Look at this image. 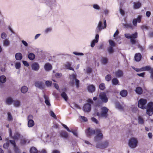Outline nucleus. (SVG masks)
<instances>
[{
  "mask_svg": "<svg viewBox=\"0 0 153 153\" xmlns=\"http://www.w3.org/2000/svg\"><path fill=\"white\" fill-rule=\"evenodd\" d=\"M101 112L100 113L97 112L96 113V115L99 118L102 117L104 118H106L108 116V113L109 109L105 106L102 107L101 108Z\"/></svg>",
  "mask_w": 153,
  "mask_h": 153,
  "instance_id": "f257e3e1",
  "label": "nucleus"
},
{
  "mask_svg": "<svg viewBox=\"0 0 153 153\" xmlns=\"http://www.w3.org/2000/svg\"><path fill=\"white\" fill-rule=\"evenodd\" d=\"M138 143V141L136 138L131 137L128 140V145L131 149L135 148L137 146Z\"/></svg>",
  "mask_w": 153,
  "mask_h": 153,
  "instance_id": "f03ea898",
  "label": "nucleus"
},
{
  "mask_svg": "<svg viewBox=\"0 0 153 153\" xmlns=\"http://www.w3.org/2000/svg\"><path fill=\"white\" fill-rule=\"evenodd\" d=\"M124 36L126 38L128 39H130V42L132 45L135 44L136 42V40L135 39L137 37V33L135 32L131 35L129 33H125Z\"/></svg>",
  "mask_w": 153,
  "mask_h": 153,
  "instance_id": "7ed1b4c3",
  "label": "nucleus"
},
{
  "mask_svg": "<svg viewBox=\"0 0 153 153\" xmlns=\"http://www.w3.org/2000/svg\"><path fill=\"white\" fill-rule=\"evenodd\" d=\"M104 26H102V22L100 21L98 23L95 30L96 33H98L101 31L102 29H104L106 27V22L105 19L104 20Z\"/></svg>",
  "mask_w": 153,
  "mask_h": 153,
  "instance_id": "20e7f679",
  "label": "nucleus"
},
{
  "mask_svg": "<svg viewBox=\"0 0 153 153\" xmlns=\"http://www.w3.org/2000/svg\"><path fill=\"white\" fill-rule=\"evenodd\" d=\"M146 113L150 116L153 114V102H151L147 104Z\"/></svg>",
  "mask_w": 153,
  "mask_h": 153,
  "instance_id": "39448f33",
  "label": "nucleus"
},
{
  "mask_svg": "<svg viewBox=\"0 0 153 153\" xmlns=\"http://www.w3.org/2000/svg\"><path fill=\"white\" fill-rule=\"evenodd\" d=\"M96 131L97 135L94 137V140L96 142L102 139L103 138V136L100 129H96Z\"/></svg>",
  "mask_w": 153,
  "mask_h": 153,
  "instance_id": "423d86ee",
  "label": "nucleus"
},
{
  "mask_svg": "<svg viewBox=\"0 0 153 153\" xmlns=\"http://www.w3.org/2000/svg\"><path fill=\"white\" fill-rule=\"evenodd\" d=\"M147 102V100L146 99L141 98L138 102V106L139 107L142 109H144L146 108V105Z\"/></svg>",
  "mask_w": 153,
  "mask_h": 153,
  "instance_id": "0eeeda50",
  "label": "nucleus"
},
{
  "mask_svg": "<svg viewBox=\"0 0 153 153\" xmlns=\"http://www.w3.org/2000/svg\"><path fill=\"white\" fill-rule=\"evenodd\" d=\"M108 145V142L105 141L101 143H97L96 144V147L97 148L103 149L107 148Z\"/></svg>",
  "mask_w": 153,
  "mask_h": 153,
  "instance_id": "6e6552de",
  "label": "nucleus"
},
{
  "mask_svg": "<svg viewBox=\"0 0 153 153\" xmlns=\"http://www.w3.org/2000/svg\"><path fill=\"white\" fill-rule=\"evenodd\" d=\"M99 97L102 102L106 103L108 102V99L106 97V94L105 93H100V94Z\"/></svg>",
  "mask_w": 153,
  "mask_h": 153,
  "instance_id": "1a4fd4ad",
  "label": "nucleus"
},
{
  "mask_svg": "<svg viewBox=\"0 0 153 153\" xmlns=\"http://www.w3.org/2000/svg\"><path fill=\"white\" fill-rule=\"evenodd\" d=\"M86 134L88 137H90L92 135H94L96 133V130L91 129L90 128H88L86 131Z\"/></svg>",
  "mask_w": 153,
  "mask_h": 153,
  "instance_id": "9d476101",
  "label": "nucleus"
},
{
  "mask_svg": "<svg viewBox=\"0 0 153 153\" xmlns=\"http://www.w3.org/2000/svg\"><path fill=\"white\" fill-rule=\"evenodd\" d=\"M31 67L32 70L35 71H37L40 68L39 64L37 62L33 63L31 65Z\"/></svg>",
  "mask_w": 153,
  "mask_h": 153,
  "instance_id": "9b49d317",
  "label": "nucleus"
},
{
  "mask_svg": "<svg viewBox=\"0 0 153 153\" xmlns=\"http://www.w3.org/2000/svg\"><path fill=\"white\" fill-rule=\"evenodd\" d=\"M83 110L86 112H90L91 109V105L90 104L87 103L84 105L83 107Z\"/></svg>",
  "mask_w": 153,
  "mask_h": 153,
  "instance_id": "f8f14e48",
  "label": "nucleus"
},
{
  "mask_svg": "<svg viewBox=\"0 0 153 153\" xmlns=\"http://www.w3.org/2000/svg\"><path fill=\"white\" fill-rule=\"evenodd\" d=\"M35 86L40 89L44 88L45 86L43 83L41 81H37L35 84Z\"/></svg>",
  "mask_w": 153,
  "mask_h": 153,
  "instance_id": "ddd939ff",
  "label": "nucleus"
},
{
  "mask_svg": "<svg viewBox=\"0 0 153 153\" xmlns=\"http://www.w3.org/2000/svg\"><path fill=\"white\" fill-rule=\"evenodd\" d=\"M124 73L123 71L120 69H118L115 72V76L118 78H121L123 76Z\"/></svg>",
  "mask_w": 153,
  "mask_h": 153,
  "instance_id": "4468645a",
  "label": "nucleus"
},
{
  "mask_svg": "<svg viewBox=\"0 0 153 153\" xmlns=\"http://www.w3.org/2000/svg\"><path fill=\"white\" fill-rule=\"evenodd\" d=\"M141 16H138L137 19H133L132 23L135 26L137 25V22L140 23L141 22Z\"/></svg>",
  "mask_w": 153,
  "mask_h": 153,
  "instance_id": "2eb2a0df",
  "label": "nucleus"
},
{
  "mask_svg": "<svg viewBox=\"0 0 153 153\" xmlns=\"http://www.w3.org/2000/svg\"><path fill=\"white\" fill-rule=\"evenodd\" d=\"M133 8L134 9H137L140 8L142 5L141 3L139 1H137V2H134L133 3Z\"/></svg>",
  "mask_w": 153,
  "mask_h": 153,
  "instance_id": "dca6fc26",
  "label": "nucleus"
},
{
  "mask_svg": "<svg viewBox=\"0 0 153 153\" xmlns=\"http://www.w3.org/2000/svg\"><path fill=\"white\" fill-rule=\"evenodd\" d=\"M87 89L88 91L89 92L91 93L94 92L95 90L94 86L93 85H91L88 86L87 88Z\"/></svg>",
  "mask_w": 153,
  "mask_h": 153,
  "instance_id": "f3484780",
  "label": "nucleus"
},
{
  "mask_svg": "<svg viewBox=\"0 0 153 153\" xmlns=\"http://www.w3.org/2000/svg\"><path fill=\"white\" fill-rule=\"evenodd\" d=\"M13 100L12 97H8L6 99L5 103L7 105H10L13 102Z\"/></svg>",
  "mask_w": 153,
  "mask_h": 153,
  "instance_id": "a211bd4d",
  "label": "nucleus"
},
{
  "mask_svg": "<svg viewBox=\"0 0 153 153\" xmlns=\"http://www.w3.org/2000/svg\"><path fill=\"white\" fill-rule=\"evenodd\" d=\"M142 55L140 53H136L134 56L135 60L137 62L140 61Z\"/></svg>",
  "mask_w": 153,
  "mask_h": 153,
  "instance_id": "6ab92c4d",
  "label": "nucleus"
},
{
  "mask_svg": "<svg viewBox=\"0 0 153 153\" xmlns=\"http://www.w3.org/2000/svg\"><path fill=\"white\" fill-rule=\"evenodd\" d=\"M44 68L46 71H49L52 69V66L50 64L47 63L45 64L44 66Z\"/></svg>",
  "mask_w": 153,
  "mask_h": 153,
  "instance_id": "aec40b11",
  "label": "nucleus"
},
{
  "mask_svg": "<svg viewBox=\"0 0 153 153\" xmlns=\"http://www.w3.org/2000/svg\"><path fill=\"white\" fill-rule=\"evenodd\" d=\"M134 91L138 95L142 94L143 92L142 88L140 87H137Z\"/></svg>",
  "mask_w": 153,
  "mask_h": 153,
  "instance_id": "412c9836",
  "label": "nucleus"
},
{
  "mask_svg": "<svg viewBox=\"0 0 153 153\" xmlns=\"http://www.w3.org/2000/svg\"><path fill=\"white\" fill-rule=\"evenodd\" d=\"M20 136V134L18 132L16 131L14 133L13 136H12L11 137L14 140H18Z\"/></svg>",
  "mask_w": 153,
  "mask_h": 153,
  "instance_id": "4be33fe9",
  "label": "nucleus"
},
{
  "mask_svg": "<svg viewBox=\"0 0 153 153\" xmlns=\"http://www.w3.org/2000/svg\"><path fill=\"white\" fill-rule=\"evenodd\" d=\"M15 58L17 60H20L22 58V55L20 53H17L15 55Z\"/></svg>",
  "mask_w": 153,
  "mask_h": 153,
  "instance_id": "5701e85b",
  "label": "nucleus"
},
{
  "mask_svg": "<svg viewBox=\"0 0 153 153\" xmlns=\"http://www.w3.org/2000/svg\"><path fill=\"white\" fill-rule=\"evenodd\" d=\"M60 136L63 138H67L68 137V134L66 131H61L60 133Z\"/></svg>",
  "mask_w": 153,
  "mask_h": 153,
  "instance_id": "b1692460",
  "label": "nucleus"
},
{
  "mask_svg": "<svg viewBox=\"0 0 153 153\" xmlns=\"http://www.w3.org/2000/svg\"><path fill=\"white\" fill-rule=\"evenodd\" d=\"M28 58L30 60H33L35 58V55L32 53H29L28 55Z\"/></svg>",
  "mask_w": 153,
  "mask_h": 153,
  "instance_id": "393cba45",
  "label": "nucleus"
},
{
  "mask_svg": "<svg viewBox=\"0 0 153 153\" xmlns=\"http://www.w3.org/2000/svg\"><path fill=\"white\" fill-rule=\"evenodd\" d=\"M43 97H44V98L45 100V103L48 106H50L51 104H50V101L49 100L48 97L45 94H44Z\"/></svg>",
  "mask_w": 153,
  "mask_h": 153,
  "instance_id": "a878e982",
  "label": "nucleus"
},
{
  "mask_svg": "<svg viewBox=\"0 0 153 153\" xmlns=\"http://www.w3.org/2000/svg\"><path fill=\"white\" fill-rule=\"evenodd\" d=\"M141 68L142 71H151V69H153V68H152L151 67L149 66L142 67Z\"/></svg>",
  "mask_w": 153,
  "mask_h": 153,
  "instance_id": "bb28decb",
  "label": "nucleus"
},
{
  "mask_svg": "<svg viewBox=\"0 0 153 153\" xmlns=\"http://www.w3.org/2000/svg\"><path fill=\"white\" fill-rule=\"evenodd\" d=\"M30 141V140L28 139L25 138H24L21 140V143L22 145H24L26 143H29Z\"/></svg>",
  "mask_w": 153,
  "mask_h": 153,
  "instance_id": "cd10ccee",
  "label": "nucleus"
},
{
  "mask_svg": "<svg viewBox=\"0 0 153 153\" xmlns=\"http://www.w3.org/2000/svg\"><path fill=\"white\" fill-rule=\"evenodd\" d=\"M127 94V91L125 90H123L120 92V95L123 97H126Z\"/></svg>",
  "mask_w": 153,
  "mask_h": 153,
  "instance_id": "c85d7f7f",
  "label": "nucleus"
},
{
  "mask_svg": "<svg viewBox=\"0 0 153 153\" xmlns=\"http://www.w3.org/2000/svg\"><path fill=\"white\" fill-rule=\"evenodd\" d=\"M34 125V122L33 120H28L27 126L29 127H31Z\"/></svg>",
  "mask_w": 153,
  "mask_h": 153,
  "instance_id": "c756f323",
  "label": "nucleus"
},
{
  "mask_svg": "<svg viewBox=\"0 0 153 153\" xmlns=\"http://www.w3.org/2000/svg\"><path fill=\"white\" fill-rule=\"evenodd\" d=\"M124 27L126 28H129L133 29V28L132 25L131 23L123 24Z\"/></svg>",
  "mask_w": 153,
  "mask_h": 153,
  "instance_id": "7c9ffc66",
  "label": "nucleus"
},
{
  "mask_svg": "<svg viewBox=\"0 0 153 153\" xmlns=\"http://www.w3.org/2000/svg\"><path fill=\"white\" fill-rule=\"evenodd\" d=\"M28 90V88L26 86H23L21 87V91L22 93L25 94L27 92Z\"/></svg>",
  "mask_w": 153,
  "mask_h": 153,
  "instance_id": "2f4dec72",
  "label": "nucleus"
},
{
  "mask_svg": "<svg viewBox=\"0 0 153 153\" xmlns=\"http://www.w3.org/2000/svg\"><path fill=\"white\" fill-rule=\"evenodd\" d=\"M13 103L15 107H19L20 105V102L19 100H14Z\"/></svg>",
  "mask_w": 153,
  "mask_h": 153,
  "instance_id": "473e14b6",
  "label": "nucleus"
},
{
  "mask_svg": "<svg viewBox=\"0 0 153 153\" xmlns=\"http://www.w3.org/2000/svg\"><path fill=\"white\" fill-rule=\"evenodd\" d=\"M6 81V78L4 75L0 76V82L2 83H5Z\"/></svg>",
  "mask_w": 153,
  "mask_h": 153,
  "instance_id": "72a5a7b5",
  "label": "nucleus"
},
{
  "mask_svg": "<svg viewBox=\"0 0 153 153\" xmlns=\"http://www.w3.org/2000/svg\"><path fill=\"white\" fill-rule=\"evenodd\" d=\"M61 96L66 101L67 100L68 97L67 94L65 92H62L61 94Z\"/></svg>",
  "mask_w": 153,
  "mask_h": 153,
  "instance_id": "f704fd0d",
  "label": "nucleus"
},
{
  "mask_svg": "<svg viewBox=\"0 0 153 153\" xmlns=\"http://www.w3.org/2000/svg\"><path fill=\"white\" fill-rule=\"evenodd\" d=\"M112 82L113 85H116L118 84L119 81L117 78H114L112 79Z\"/></svg>",
  "mask_w": 153,
  "mask_h": 153,
  "instance_id": "c9c22d12",
  "label": "nucleus"
},
{
  "mask_svg": "<svg viewBox=\"0 0 153 153\" xmlns=\"http://www.w3.org/2000/svg\"><path fill=\"white\" fill-rule=\"evenodd\" d=\"M30 153H37L38 151L36 148L32 147L30 149Z\"/></svg>",
  "mask_w": 153,
  "mask_h": 153,
  "instance_id": "e433bc0d",
  "label": "nucleus"
},
{
  "mask_svg": "<svg viewBox=\"0 0 153 153\" xmlns=\"http://www.w3.org/2000/svg\"><path fill=\"white\" fill-rule=\"evenodd\" d=\"M119 33L118 30H117L114 34L113 36L114 37V39L116 41H118L119 39H120V38H119L118 37H116V36H117L119 34Z\"/></svg>",
  "mask_w": 153,
  "mask_h": 153,
  "instance_id": "4c0bfd02",
  "label": "nucleus"
},
{
  "mask_svg": "<svg viewBox=\"0 0 153 153\" xmlns=\"http://www.w3.org/2000/svg\"><path fill=\"white\" fill-rule=\"evenodd\" d=\"M71 107L73 108H74L78 109H79L80 108L79 105L75 103H72L71 104Z\"/></svg>",
  "mask_w": 153,
  "mask_h": 153,
  "instance_id": "58836bf2",
  "label": "nucleus"
},
{
  "mask_svg": "<svg viewBox=\"0 0 153 153\" xmlns=\"http://www.w3.org/2000/svg\"><path fill=\"white\" fill-rule=\"evenodd\" d=\"M116 107L117 108L120 110H122L123 109L122 106L118 102L116 104Z\"/></svg>",
  "mask_w": 153,
  "mask_h": 153,
  "instance_id": "ea45409f",
  "label": "nucleus"
},
{
  "mask_svg": "<svg viewBox=\"0 0 153 153\" xmlns=\"http://www.w3.org/2000/svg\"><path fill=\"white\" fill-rule=\"evenodd\" d=\"M138 122L140 124H142L144 123V120L143 118L140 116H139L138 118Z\"/></svg>",
  "mask_w": 153,
  "mask_h": 153,
  "instance_id": "a19ab883",
  "label": "nucleus"
},
{
  "mask_svg": "<svg viewBox=\"0 0 153 153\" xmlns=\"http://www.w3.org/2000/svg\"><path fill=\"white\" fill-rule=\"evenodd\" d=\"M108 60L107 58L105 57H102L101 59V62L103 64H105L107 62Z\"/></svg>",
  "mask_w": 153,
  "mask_h": 153,
  "instance_id": "79ce46f5",
  "label": "nucleus"
},
{
  "mask_svg": "<svg viewBox=\"0 0 153 153\" xmlns=\"http://www.w3.org/2000/svg\"><path fill=\"white\" fill-rule=\"evenodd\" d=\"M109 43L111 47H114L115 46V42L111 40H109Z\"/></svg>",
  "mask_w": 153,
  "mask_h": 153,
  "instance_id": "37998d69",
  "label": "nucleus"
},
{
  "mask_svg": "<svg viewBox=\"0 0 153 153\" xmlns=\"http://www.w3.org/2000/svg\"><path fill=\"white\" fill-rule=\"evenodd\" d=\"M9 42L7 39H5L3 42V45L4 46H7L9 45Z\"/></svg>",
  "mask_w": 153,
  "mask_h": 153,
  "instance_id": "c03bdc74",
  "label": "nucleus"
},
{
  "mask_svg": "<svg viewBox=\"0 0 153 153\" xmlns=\"http://www.w3.org/2000/svg\"><path fill=\"white\" fill-rule=\"evenodd\" d=\"M105 78L106 81L109 82L111 79V76L110 74H108L105 76Z\"/></svg>",
  "mask_w": 153,
  "mask_h": 153,
  "instance_id": "a18cd8bd",
  "label": "nucleus"
},
{
  "mask_svg": "<svg viewBox=\"0 0 153 153\" xmlns=\"http://www.w3.org/2000/svg\"><path fill=\"white\" fill-rule=\"evenodd\" d=\"M15 153H21L20 151L18 146H16L13 148Z\"/></svg>",
  "mask_w": 153,
  "mask_h": 153,
  "instance_id": "49530a36",
  "label": "nucleus"
},
{
  "mask_svg": "<svg viewBox=\"0 0 153 153\" xmlns=\"http://www.w3.org/2000/svg\"><path fill=\"white\" fill-rule=\"evenodd\" d=\"M107 50L109 53H112L114 52V49L112 47H110L108 48Z\"/></svg>",
  "mask_w": 153,
  "mask_h": 153,
  "instance_id": "de8ad7c7",
  "label": "nucleus"
},
{
  "mask_svg": "<svg viewBox=\"0 0 153 153\" xmlns=\"http://www.w3.org/2000/svg\"><path fill=\"white\" fill-rule=\"evenodd\" d=\"M52 30V28L51 27H50L47 28L45 30L44 33L45 34H47L48 33L50 32Z\"/></svg>",
  "mask_w": 153,
  "mask_h": 153,
  "instance_id": "09e8293b",
  "label": "nucleus"
},
{
  "mask_svg": "<svg viewBox=\"0 0 153 153\" xmlns=\"http://www.w3.org/2000/svg\"><path fill=\"white\" fill-rule=\"evenodd\" d=\"M100 89L102 90H103L105 88V85L104 83L100 84L99 86Z\"/></svg>",
  "mask_w": 153,
  "mask_h": 153,
  "instance_id": "8fccbe9b",
  "label": "nucleus"
},
{
  "mask_svg": "<svg viewBox=\"0 0 153 153\" xmlns=\"http://www.w3.org/2000/svg\"><path fill=\"white\" fill-rule=\"evenodd\" d=\"M16 69H19L21 67V63L20 62H17L15 64Z\"/></svg>",
  "mask_w": 153,
  "mask_h": 153,
  "instance_id": "3c124183",
  "label": "nucleus"
},
{
  "mask_svg": "<svg viewBox=\"0 0 153 153\" xmlns=\"http://www.w3.org/2000/svg\"><path fill=\"white\" fill-rule=\"evenodd\" d=\"M52 82L50 81H47L45 82V84L47 87H50L51 86Z\"/></svg>",
  "mask_w": 153,
  "mask_h": 153,
  "instance_id": "603ef678",
  "label": "nucleus"
},
{
  "mask_svg": "<svg viewBox=\"0 0 153 153\" xmlns=\"http://www.w3.org/2000/svg\"><path fill=\"white\" fill-rule=\"evenodd\" d=\"M72 65V63L70 62H67L65 64V67L67 69L70 67Z\"/></svg>",
  "mask_w": 153,
  "mask_h": 153,
  "instance_id": "864d4df0",
  "label": "nucleus"
},
{
  "mask_svg": "<svg viewBox=\"0 0 153 153\" xmlns=\"http://www.w3.org/2000/svg\"><path fill=\"white\" fill-rule=\"evenodd\" d=\"M8 117L7 118L9 121H11L13 120L11 114L10 112H8L7 113Z\"/></svg>",
  "mask_w": 153,
  "mask_h": 153,
  "instance_id": "5fc2aeb1",
  "label": "nucleus"
},
{
  "mask_svg": "<svg viewBox=\"0 0 153 153\" xmlns=\"http://www.w3.org/2000/svg\"><path fill=\"white\" fill-rule=\"evenodd\" d=\"M9 142L13 145V148L17 146L16 145V142L15 140H10Z\"/></svg>",
  "mask_w": 153,
  "mask_h": 153,
  "instance_id": "6e6d98bb",
  "label": "nucleus"
},
{
  "mask_svg": "<svg viewBox=\"0 0 153 153\" xmlns=\"http://www.w3.org/2000/svg\"><path fill=\"white\" fill-rule=\"evenodd\" d=\"M76 74H73L70 76V78L72 80V81H74V80H75L76 79Z\"/></svg>",
  "mask_w": 153,
  "mask_h": 153,
  "instance_id": "4d7b16f0",
  "label": "nucleus"
},
{
  "mask_svg": "<svg viewBox=\"0 0 153 153\" xmlns=\"http://www.w3.org/2000/svg\"><path fill=\"white\" fill-rule=\"evenodd\" d=\"M50 115L53 118L55 119L56 118V116L55 114L54 113V112L51 111L50 112Z\"/></svg>",
  "mask_w": 153,
  "mask_h": 153,
  "instance_id": "13d9d810",
  "label": "nucleus"
},
{
  "mask_svg": "<svg viewBox=\"0 0 153 153\" xmlns=\"http://www.w3.org/2000/svg\"><path fill=\"white\" fill-rule=\"evenodd\" d=\"M98 42L96 40L94 39L91 42V46L92 47H93L95 45V44L96 43H97Z\"/></svg>",
  "mask_w": 153,
  "mask_h": 153,
  "instance_id": "bf43d9fd",
  "label": "nucleus"
},
{
  "mask_svg": "<svg viewBox=\"0 0 153 153\" xmlns=\"http://www.w3.org/2000/svg\"><path fill=\"white\" fill-rule=\"evenodd\" d=\"M93 7L94 9L97 10H99L100 8V6L97 4H94Z\"/></svg>",
  "mask_w": 153,
  "mask_h": 153,
  "instance_id": "052dcab7",
  "label": "nucleus"
},
{
  "mask_svg": "<svg viewBox=\"0 0 153 153\" xmlns=\"http://www.w3.org/2000/svg\"><path fill=\"white\" fill-rule=\"evenodd\" d=\"M62 125L65 129H66L67 130V131H68L70 132H71V131L70 129H69L66 125L64 124H62Z\"/></svg>",
  "mask_w": 153,
  "mask_h": 153,
  "instance_id": "680f3d73",
  "label": "nucleus"
},
{
  "mask_svg": "<svg viewBox=\"0 0 153 153\" xmlns=\"http://www.w3.org/2000/svg\"><path fill=\"white\" fill-rule=\"evenodd\" d=\"M79 81L77 79H75V84L76 86V87L77 88H78L79 87Z\"/></svg>",
  "mask_w": 153,
  "mask_h": 153,
  "instance_id": "e2e57ef3",
  "label": "nucleus"
},
{
  "mask_svg": "<svg viewBox=\"0 0 153 153\" xmlns=\"http://www.w3.org/2000/svg\"><path fill=\"white\" fill-rule=\"evenodd\" d=\"M7 37V35L5 33H3L1 35V38L2 39H5Z\"/></svg>",
  "mask_w": 153,
  "mask_h": 153,
  "instance_id": "0e129e2a",
  "label": "nucleus"
},
{
  "mask_svg": "<svg viewBox=\"0 0 153 153\" xmlns=\"http://www.w3.org/2000/svg\"><path fill=\"white\" fill-rule=\"evenodd\" d=\"M9 146V143H4L3 145V147L5 149H7Z\"/></svg>",
  "mask_w": 153,
  "mask_h": 153,
  "instance_id": "69168bd1",
  "label": "nucleus"
},
{
  "mask_svg": "<svg viewBox=\"0 0 153 153\" xmlns=\"http://www.w3.org/2000/svg\"><path fill=\"white\" fill-rule=\"evenodd\" d=\"M141 28L143 30H147L148 29V27L146 25H143L141 26Z\"/></svg>",
  "mask_w": 153,
  "mask_h": 153,
  "instance_id": "338daca9",
  "label": "nucleus"
},
{
  "mask_svg": "<svg viewBox=\"0 0 153 153\" xmlns=\"http://www.w3.org/2000/svg\"><path fill=\"white\" fill-rule=\"evenodd\" d=\"M92 121L95 123L96 124H98V121L96 119L95 117H92L91 118Z\"/></svg>",
  "mask_w": 153,
  "mask_h": 153,
  "instance_id": "774afa93",
  "label": "nucleus"
}]
</instances>
